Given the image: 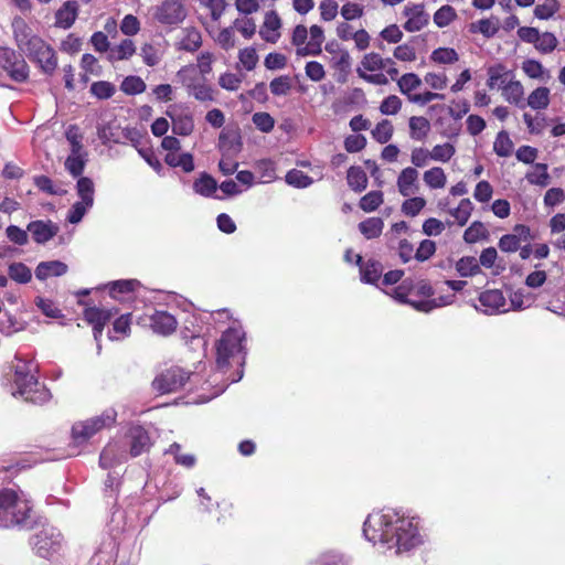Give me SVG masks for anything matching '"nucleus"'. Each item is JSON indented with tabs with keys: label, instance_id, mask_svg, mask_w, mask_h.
I'll list each match as a JSON object with an SVG mask.
<instances>
[{
	"label": "nucleus",
	"instance_id": "f257e3e1",
	"mask_svg": "<svg viewBox=\"0 0 565 565\" xmlns=\"http://www.w3.org/2000/svg\"><path fill=\"white\" fill-rule=\"evenodd\" d=\"M365 539L381 544L397 554L408 552L420 545L418 521L415 518L401 516L393 510H380L370 513L363 524Z\"/></svg>",
	"mask_w": 565,
	"mask_h": 565
},
{
	"label": "nucleus",
	"instance_id": "f03ea898",
	"mask_svg": "<svg viewBox=\"0 0 565 565\" xmlns=\"http://www.w3.org/2000/svg\"><path fill=\"white\" fill-rule=\"evenodd\" d=\"M32 505L17 491L0 490V526L3 529H29L32 525Z\"/></svg>",
	"mask_w": 565,
	"mask_h": 565
},
{
	"label": "nucleus",
	"instance_id": "7ed1b4c3",
	"mask_svg": "<svg viewBox=\"0 0 565 565\" xmlns=\"http://www.w3.org/2000/svg\"><path fill=\"white\" fill-rule=\"evenodd\" d=\"M116 420L117 412L107 408L98 416L74 423L71 429L72 444L75 447L85 445L97 433L114 426Z\"/></svg>",
	"mask_w": 565,
	"mask_h": 565
},
{
	"label": "nucleus",
	"instance_id": "20e7f679",
	"mask_svg": "<svg viewBox=\"0 0 565 565\" xmlns=\"http://www.w3.org/2000/svg\"><path fill=\"white\" fill-rule=\"evenodd\" d=\"M245 332L241 326H233L227 328L216 342V365L218 369L224 370L230 365V359L238 354L245 355ZM244 360V356H242Z\"/></svg>",
	"mask_w": 565,
	"mask_h": 565
},
{
	"label": "nucleus",
	"instance_id": "39448f33",
	"mask_svg": "<svg viewBox=\"0 0 565 565\" xmlns=\"http://www.w3.org/2000/svg\"><path fill=\"white\" fill-rule=\"evenodd\" d=\"M63 535L52 525H44L31 539L33 552L45 559H51L61 554L63 548Z\"/></svg>",
	"mask_w": 565,
	"mask_h": 565
},
{
	"label": "nucleus",
	"instance_id": "423d86ee",
	"mask_svg": "<svg viewBox=\"0 0 565 565\" xmlns=\"http://www.w3.org/2000/svg\"><path fill=\"white\" fill-rule=\"evenodd\" d=\"M35 366L32 362L19 360L14 366V385L17 393L25 401H35V394L39 392L40 383L34 374Z\"/></svg>",
	"mask_w": 565,
	"mask_h": 565
},
{
	"label": "nucleus",
	"instance_id": "0eeeda50",
	"mask_svg": "<svg viewBox=\"0 0 565 565\" xmlns=\"http://www.w3.org/2000/svg\"><path fill=\"white\" fill-rule=\"evenodd\" d=\"M0 67L15 83H24L29 79L30 67L24 57L13 49L0 47Z\"/></svg>",
	"mask_w": 565,
	"mask_h": 565
},
{
	"label": "nucleus",
	"instance_id": "6e6552de",
	"mask_svg": "<svg viewBox=\"0 0 565 565\" xmlns=\"http://www.w3.org/2000/svg\"><path fill=\"white\" fill-rule=\"evenodd\" d=\"M13 35L20 50L32 58L47 45L39 35L32 34L31 29L22 18H15L12 22Z\"/></svg>",
	"mask_w": 565,
	"mask_h": 565
},
{
	"label": "nucleus",
	"instance_id": "1a4fd4ad",
	"mask_svg": "<svg viewBox=\"0 0 565 565\" xmlns=\"http://www.w3.org/2000/svg\"><path fill=\"white\" fill-rule=\"evenodd\" d=\"M191 373L179 366H171L159 373L152 381V388L159 394H169L181 390L190 380Z\"/></svg>",
	"mask_w": 565,
	"mask_h": 565
},
{
	"label": "nucleus",
	"instance_id": "9d476101",
	"mask_svg": "<svg viewBox=\"0 0 565 565\" xmlns=\"http://www.w3.org/2000/svg\"><path fill=\"white\" fill-rule=\"evenodd\" d=\"M384 57L379 53L371 52L363 56L361 67L356 72L359 77L367 83L382 86L388 83L387 76L381 73V71H384Z\"/></svg>",
	"mask_w": 565,
	"mask_h": 565
},
{
	"label": "nucleus",
	"instance_id": "9b49d317",
	"mask_svg": "<svg viewBox=\"0 0 565 565\" xmlns=\"http://www.w3.org/2000/svg\"><path fill=\"white\" fill-rule=\"evenodd\" d=\"M178 77L196 100L213 102L215 99L213 88L205 84L204 78L202 81L198 78L192 65L182 67L178 72Z\"/></svg>",
	"mask_w": 565,
	"mask_h": 565
},
{
	"label": "nucleus",
	"instance_id": "f8f14e48",
	"mask_svg": "<svg viewBox=\"0 0 565 565\" xmlns=\"http://www.w3.org/2000/svg\"><path fill=\"white\" fill-rule=\"evenodd\" d=\"M415 289V282L413 279H404L397 287L392 290L391 296L401 303L412 306L417 311L429 312L434 308L439 307L436 300H417L411 299Z\"/></svg>",
	"mask_w": 565,
	"mask_h": 565
},
{
	"label": "nucleus",
	"instance_id": "ddd939ff",
	"mask_svg": "<svg viewBox=\"0 0 565 565\" xmlns=\"http://www.w3.org/2000/svg\"><path fill=\"white\" fill-rule=\"evenodd\" d=\"M153 18L160 24L175 25L186 18V9L179 0H164L156 7Z\"/></svg>",
	"mask_w": 565,
	"mask_h": 565
},
{
	"label": "nucleus",
	"instance_id": "4468645a",
	"mask_svg": "<svg viewBox=\"0 0 565 565\" xmlns=\"http://www.w3.org/2000/svg\"><path fill=\"white\" fill-rule=\"evenodd\" d=\"M125 438L129 450V455L132 458L149 452V450L152 447V441L149 431L141 425L130 426L126 433Z\"/></svg>",
	"mask_w": 565,
	"mask_h": 565
},
{
	"label": "nucleus",
	"instance_id": "2eb2a0df",
	"mask_svg": "<svg viewBox=\"0 0 565 565\" xmlns=\"http://www.w3.org/2000/svg\"><path fill=\"white\" fill-rule=\"evenodd\" d=\"M115 312L111 309L98 308L95 306H86L83 311L84 320L92 326L94 339L98 342L103 335V331L107 322L113 318Z\"/></svg>",
	"mask_w": 565,
	"mask_h": 565
},
{
	"label": "nucleus",
	"instance_id": "dca6fc26",
	"mask_svg": "<svg viewBox=\"0 0 565 565\" xmlns=\"http://www.w3.org/2000/svg\"><path fill=\"white\" fill-rule=\"evenodd\" d=\"M403 13L407 18L406 22L403 24V28L407 32L420 31L429 23V14L425 11L423 3L407 4Z\"/></svg>",
	"mask_w": 565,
	"mask_h": 565
},
{
	"label": "nucleus",
	"instance_id": "f3484780",
	"mask_svg": "<svg viewBox=\"0 0 565 565\" xmlns=\"http://www.w3.org/2000/svg\"><path fill=\"white\" fill-rule=\"evenodd\" d=\"M355 265L359 266L362 282L377 285L381 280L384 269L381 262L374 258L364 260L361 255H355Z\"/></svg>",
	"mask_w": 565,
	"mask_h": 565
},
{
	"label": "nucleus",
	"instance_id": "a211bd4d",
	"mask_svg": "<svg viewBox=\"0 0 565 565\" xmlns=\"http://www.w3.org/2000/svg\"><path fill=\"white\" fill-rule=\"evenodd\" d=\"M149 326L153 332L161 335L172 334L178 327L175 317L164 310H156L149 317Z\"/></svg>",
	"mask_w": 565,
	"mask_h": 565
},
{
	"label": "nucleus",
	"instance_id": "6ab92c4d",
	"mask_svg": "<svg viewBox=\"0 0 565 565\" xmlns=\"http://www.w3.org/2000/svg\"><path fill=\"white\" fill-rule=\"evenodd\" d=\"M79 6L75 0L65 1L55 12L54 25L60 29H70L78 17Z\"/></svg>",
	"mask_w": 565,
	"mask_h": 565
},
{
	"label": "nucleus",
	"instance_id": "aec40b11",
	"mask_svg": "<svg viewBox=\"0 0 565 565\" xmlns=\"http://www.w3.org/2000/svg\"><path fill=\"white\" fill-rule=\"evenodd\" d=\"M418 171L413 167L404 168L397 177L398 192L408 198L418 191Z\"/></svg>",
	"mask_w": 565,
	"mask_h": 565
},
{
	"label": "nucleus",
	"instance_id": "412c9836",
	"mask_svg": "<svg viewBox=\"0 0 565 565\" xmlns=\"http://www.w3.org/2000/svg\"><path fill=\"white\" fill-rule=\"evenodd\" d=\"M281 20L278 13L274 10L265 14L263 25L259 30V35L263 40L269 43H276L280 36L279 29Z\"/></svg>",
	"mask_w": 565,
	"mask_h": 565
},
{
	"label": "nucleus",
	"instance_id": "4be33fe9",
	"mask_svg": "<svg viewBox=\"0 0 565 565\" xmlns=\"http://www.w3.org/2000/svg\"><path fill=\"white\" fill-rule=\"evenodd\" d=\"M28 231L38 244H45L57 234L58 226L51 221H33L28 225Z\"/></svg>",
	"mask_w": 565,
	"mask_h": 565
},
{
	"label": "nucleus",
	"instance_id": "5701e85b",
	"mask_svg": "<svg viewBox=\"0 0 565 565\" xmlns=\"http://www.w3.org/2000/svg\"><path fill=\"white\" fill-rule=\"evenodd\" d=\"M175 45L179 51L196 52L202 45L201 32L194 26L182 29L180 39Z\"/></svg>",
	"mask_w": 565,
	"mask_h": 565
},
{
	"label": "nucleus",
	"instance_id": "b1692460",
	"mask_svg": "<svg viewBox=\"0 0 565 565\" xmlns=\"http://www.w3.org/2000/svg\"><path fill=\"white\" fill-rule=\"evenodd\" d=\"M310 40L306 46L297 49L298 55H319L322 52V43L324 41V33L321 26L313 24L309 29Z\"/></svg>",
	"mask_w": 565,
	"mask_h": 565
},
{
	"label": "nucleus",
	"instance_id": "393cba45",
	"mask_svg": "<svg viewBox=\"0 0 565 565\" xmlns=\"http://www.w3.org/2000/svg\"><path fill=\"white\" fill-rule=\"evenodd\" d=\"M44 74L52 75L57 68V55L54 49L47 44L39 54L31 58Z\"/></svg>",
	"mask_w": 565,
	"mask_h": 565
},
{
	"label": "nucleus",
	"instance_id": "a878e982",
	"mask_svg": "<svg viewBox=\"0 0 565 565\" xmlns=\"http://www.w3.org/2000/svg\"><path fill=\"white\" fill-rule=\"evenodd\" d=\"M480 303L486 308V312H497L504 308L505 298L501 290L490 289L480 294Z\"/></svg>",
	"mask_w": 565,
	"mask_h": 565
},
{
	"label": "nucleus",
	"instance_id": "bb28decb",
	"mask_svg": "<svg viewBox=\"0 0 565 565\" xmlns=\"http://www.w3.org/2000/svg\"><path fill=\"white\" fill-rule=\"evenodd\" d=\"M67 271V265L60 260L42 262L35 268V277L45 280L49 277H58Z\"/></svg>",
	"mask_w": 565,
	"mask_h": 565
},
{
	"label": "nucleus",
	"instance_id": "cd10ccee",
	"mask_svg": "<svg viewBox=\"0 0 565 565\" xmlns=\"http://www.w3.org/2000/svg\"><path fill=\"white\" fill-rule=\"evenodd\" d=\"M409 137L416 141H424L427 139L431 126L429 120L424 116H412L408 119Z\"/></svg>",
	"mask_w": 565,
	"mask_h": 565
},
{
	"label": "nucleus",
	"instance_id": "c85d7f7f",
	"mask_svg": "<svg viewBox=\"0 0 565 565\" xmlns=\"http://www.w3.org/2000/svg\"><path fill=\"white\" fill-rule=\"evenodd\" d=\"M136 53V45L132 40L124 39L121 42L113 47L107 55L110 63L129 60Z\"/></svg>",
	"mask_w": 565,
	"mask_h": 565
},
{
	"label": "nucleus",
	"instance_id": "c756f323",
	"mask_svg": "<svg viewBox=\"0 0 565 565\" xmlns=\"http://www.w3.org/2000/svg\"><path fill=\"white\" fill-rule=\"evenodd\" d=\"M347 181L350 189L358 193L363 192L369 183L365 171L359 166H352L348 169Z\"/></svg>",
	"mask_w": 565,
	"mask_h": 565
},
{
	"label": "nucleus",
	"instance_id": "7c9ffc66",
	"mask_svg": "<svg viewBox=\"0 0 565 565\" xmlns=\"http://www.w3.org/2000/svg\"><path fill=\"white\" fill-rule=\"evenodd\" d=\"M502 95L510 104L524 107V88L520 81H510L502 86Z\"/></svg>",
	"mask_w": 565,
	"mask_h": 565
},
{
	"label": "nucleus",
	"instance_id": "2f4dec72",
	"mask_svg": "<svg viewBox=\"0 0 565 565\" xmlns=\"http://www.w3.org/2000/svg\"><path fill=\"white\" fill-rule=\"evenodd\" d=\"M383 227L384 222L380 217H369L359 224V230L366 239L377 238L382 234Z\"/></svg>",
	"mask_w": 565,
	"mask_h": 565
},
{
	"label": "nucleus",
	"instance_id": "473e14b6",
	"mask_svg": "<svg viewBox=\"0 0 565 565\" xmlns=\"http://www.w3.org/2000/svg\"><path fill=\"white\" fill-rule=\"evenodd\" d=\"M525 179L530 184L539 185L541 188L547 186L551 181V177L547 172V164L535 163L533 171L527 172Z\"/></svg>",
	"mask_w": 565,
	"mask_h": 565
},
{
	"label": "nucleus",
	"instance_id": "72a5a7b5",
	"mask_svg": "<svg viewBox=\"0 0 565 565\" xmlns=\"http://www.w3.org/2000/svg\"><path fill=\"white\" fill-rule=\"evenodd\" d=\"M456 270L461 277H473L481 273V267L476 257L463 256L456 263Z\"/></svg>",
	"mask_w": 565,
	"mask_h": 565
},
{
	"label": "nucleus",
	"instance_id": "f704fd0d",
	"mask_svg": "<svg viewBox=\"0 0 565 565\" xmlns=\"http://www.w3.org/2000/svg\"><path fill=\"white\" fill-rule=\"evenodd\" d=\"M77 195L81 198L82 202H85L86 205L93 206L94 204V193L95 186L94 182L88 177H81L76 183Z\"/></svg>",
	"mask_w": 565,
	"mask_h": 565
},
{
	"label": "nucleus",
	"instance_id": "c9c22d12",
	"mask_svg": "<svg viewBox=\"0 0 565 565\" xmlns=\"http://www.w3.org/2000/svg\"><path fill=\"white\" fill-rule=\"evenodd\" d=\"M424 182L430 189H443L447 183V177L443 168L433 167L423 174Z\"/></svg>",
	"mask_w": 565,
	"mask_h": 565
},
{
	"label": "nucleus",
	"instance_id": "e433bc0d",
	"mask_svg": "<svg viewBox=\"0 0 565 565\" xmlns=\"http://www.w3.org/2000/svg\"><path fill=\"white\" fill-rule=\"evenodd\" d=\"M397 86L399 92L409 99L414 95L412 92L422 86V79L415 73H406L397 78Z\"/></svg>",
	"mask_w": 565,
	"mask_h": 565
},
{
	"label": "nucleus",
	"instance_id": "4c0bfd02",
	"mask_svg": "<svg viewBox=\"0 0 565 565\" xmlns=\"http://www.w3.org/2000/svg\"><path fill=\"white\" fill-rule=\"evenodd\" d=\"M217 188V183L213 177L202 173L193 183L194 191L203 196H211Z\"/></svg>",
	"mask_w": 565,
	"mask_h": 565
},
{
	"label": "nucleus",
	"instance_id": "58836bf2",
	"mask_svg": "<svg viewBox=\"0 0 565 565\" xmlns=\"http://www.w3.org/2000/svg\"><path fill=\"white\" fill-rule=\"evenodd\" d=\"M147 88L143 79L136 75H129L125 77L120 84V90L126 95H139L142 94Z\"/></svg>",
	"mask_w": 565,
	"mask_h": 565
},
{
	"label": "nucleus",
	"instance_id": "ea45409f",
	"mask_svg": "<svg viewBox=\"0 0 565 565\" xmlns=\"http://www.w3.org/2000/svg\"><path fill=\"white\" fill-rule=\"evenodd\" d=\"M527 105L532 109H545L550 105V89L537 87L527 97Z\"/></svg>",
	"mask_w": 565,
	"mask_h": 565
},
{
	"label": "nucleus",
	"instance_id": "a19ab883",
	"mask_svg": "<svg viewBox=\"0 0 565 565\" xmlns=\"http://www.w3.org/2000/svg\"><path fill=\"white\" fill-rule=\"evenodd\" d=\"M384 201L382 191H370L360 199L359 206L364 212H373L377 210Z\"/></svg>",
	"mask_w": 565,
	"mask_h": 565
},
{
	"label": "nucleus",
	"instance_id": "79ce46f5",
	"mask_svg": "<svg viewBox=\"0 0 565 565\" xmlns=\"http://www.w3.org/2000/svg\"><path fill=\"white\" fill-rule=\"evenodd\" d=\"M9 277L18 284H28L32 279L31 269L23 263H12L8 267Z\"/></svg>",
	"mask_w": 565,
	"mask_h": 565
},
{
	"label": "nucleus",
	"instance_id": "37998d69",
	"mask_svg": "<svg viewBox=\"0 0 565 565\" xmlns=\"http://www.w3.org/2000/svg\"><path fill=\"white\" fill-rule=\"evenodd\" d=\"M473 211V204L469 199H462L456 209L450 210V214L456 218L459 226H465Z\"/></svg>",
	"mask_w": 565,
	"mask_h": 565
},
{
	"label": "nucleus",
	"instance_id": "c03bdc74",
	"mask_svg": "<svg viewBox=\"0 0 565 565\" xmlns=\"http://www.w3.org/2000/svg\"><path fill=\"white\" fill-rule=\"evenodd\" d=\"M194 129V122L191 115H179L172 117V131L178 136H189Z\"/></svg>",
	"mask_w": 565,
	"mask_h": 565
},
{
	"label": "nucleus",
	"instance_id": "a18cd8bd",
	"mask_svg": "<svg viewBox=\"0 0 565 565\" xmlns=\"http://www.w3.org/2000/svg\"><path fill=\"white\" fill-rule=\"evenodd\" d=\"M493 150L499 157H509L513 151V142L505 130L498 132L493 142Z\"/></svg>",
	"mask_w": 565,
	"mask_h": 565
},
{
	"label": "nucleus",
	"instance_id": "49530a36",
	"mask_svg": "<svg viewBox=\"0 0 565 565\" xmlns=\"http://www.w3.org/2000/svg\"><path fill=\"white\" fill-rule=\"evenodd\" d=\"M489 233L486 226L480 221H475L463 233L466 243L473 244L481 239H486Z\"/></svg>",
	"mask_w": 565,
	"mask_h": 565
},
{
	"label": "nucleus",
	"instance_id": "de8ad7c7",
	"mask_svg": "<svg viewBox=\"0 0 565 565\" xmlns=\"http://www.w3.org/2000/svg\"><path fill=\"white\" fill-rule=\"evenodd\" d=\"M394 132L393 124L388 119H382L371 131L372 137L379 143H386L391 140Z\"/></svg>",
	"mask_w": 565,
	"mask_h": 565
},
{
	"label": "nucleus",
	"instance_id": "09e8293b",
	"mask_svg": "<svg viewBox=\"0 0 565 565\" xmlns=\"http://www.w3.org/2000/svg\"><path fill=\"white\" fill-rule=\"evenodd\" d=\"M429 57L437 64H454L459 60L457 51L452 47H438L431 52Z\"/></svg>",
	"mask_w": 565,
	"mask_h": 565
},
{
	"label": "nucleus",
	"instance_id": "8fccbe9b",
	"mask_svg": "<svg viewBox=\"0 0 565 565\" xmlns=\"http://www.w3.org/2000/svg\"><path fill=\"white\" fill-rule=\"evenodd\" d=\"M457 12L456 10L449 6L445 4L441 6L435 13H434V23L438 28H446L451 22H454L457 19Z\"/></svg>",
	"mask_w": 565,
	"mask_h": 565
},
{
	"label": "nucleus",
	"instance_id": "3c124183",
	"mask_svg": "<svg viewBox=\"0 0 565 565\" xmlns=\"http://www.w3.org/2000/svg\"><path fill=\"white\" fill-rule=\"evenodd\" d=\"M86 166V160L82 157L81 152L73 153L65 160V169L73 178H81Z\"/></svg>",
	"mask_w": 565,
	"mask_h": 565
},
{
	"label": "nucleus",
	"instance_id": "603ef678",
	"mask_svg": "<svg viewBox=\"0 0 565 565\" xmlns=\"http://www.w3.org/2000/svg\"><path fill=\"white\" fill-rule=\"evenodd\" d=\"M286 182L295 188L303 189L312 184L313 180L307 173L298 169H291L285 177Z\"/></svg>",
	"mask_w": 565,
	"mask_h": 565
},
{
	"label": "nucleus",
	"instance_id": "864d4df0",
	"mask_svg": "<svg viewBox=\"0 0 565 565\" xmlns=\"http://www.w3.org/2000/svg\"><path fill=\"white\" fill-rule=\"evenodd\" d=\"M115 93L116 86L108 81H98L90 85V94L98 99H109Z\"/></svg>",
	"mask_w": 565,
	"mask_h": 565
},
{
	"label": "nucleus",
	"instance_id": "5fc2aeb1",
	"mask_svg": "<svg viewBox=\"0 0 565 565\" xmlns=\"http://www.w3.org/2000/svg\"><path fill=\"white\" fill-rule=\"evenodd\" d=\"M558 0H545L534 9V15L540 20H548L559 10Z\"/></svg>",
	"mask_w": 565,
	"mask_h": 565
},
{
	"label": "nucleus",
	"instance_id": "6e6d98bb",
	"mask_svg": "<svg viewBox=\"0 0 565 565\" xmlns=\"http://www.w3.org/2000/svg\"><path fill=\"white\" fill-rule=\"evenodd\" d=\"M292 87V82L290 76L280 75L275 77L270 84L269 88L274 96H286Z\"/></svg>",
	"mask_w": 565,
	"mask_h": 565
},
{
	"label": "nucleus",
	"instance_id": "4d7b16f0",
	"mask_svg": "<svg viewBox=\"0 0 565 565\" xmlns=\"http://www.w3.org/2000/svg\"><path fill=\"white\" fill-rule=\"evenodd\" d=\"M434 161L448 162L456 153V148L452 143L445 142L436 145L430 150Z\"/></svg>",
	"mask_w": 565,
	"mask_h": 565
},
{
	"label": "nucleus",
	"instance_id": "13d9d810",
	"mask_svg": "<svg viewBox=\"0 0 565 565\" xmlns=\"http://www.w3.org/2000/svg\"><path fill=\"white\" fill-rule=\"evenodd\" d=\"M426 206V200L420 196L406 199L402 204V212L407 216H416Z\"/></svg>",
	"mask_w": 565,
	"mask_h": 565
},
{
	"label": "nucleus",
	"instance_id": "bf43d9fd",
	"mask_svg": "<svg viewBox=\"0 0 565 565\" xmlns=\"http://www.w3.org/2000/svg\"><path fill=\"white\" fill-rule=\"evenodd\" d=\"M540 40L536 41L535 49L541 53L547 54L555 50L557 46V39L551 32H544L543 34H539Z\"/></svg>",
	"mask_w": 565,
	"mask_h": 565
},
{
	"label": "nucleus",
	"instance_id": "052dcab7",
	"mask_svg": "<svg viewBox=\"0 0 565 565\" xmlns=\"http://www.w3.org/2000/svg\"><path fill=\"white\" fill-rule=\"evenodd\" d=\"M430 160H433L431 152L426 148L416 147L411 152V162L415 169L427 166Z\"/></svg>",
	"mask_w": 565,
	"mask_h": 565
},
{
	"label": "nucleus",
	"instance_id": "680f3d73",
	"mask_svg": "<svg viewBox=\"0 0 565 565\" xmlns=\"http://www.w3.org/2000/svg\"><path fill=\"white\" fill-rule=\"evenodd\" d=\"M252 120L256 128L263 132H270L275 126V119L264 111L255 113Z\"/></svg>",
	"mask_w": 565,
	"mask_h": 565
},
{
	"label": "nucleus",
	"instance_id": "e2e57ef3",
	"mask_svg": "<svg viewBox=\"0 0 565 565\" xmlns=\"http://www.w3.org/2000/svg\"><path fill=\"white\" fill-rule=\"evenodd\" d=\"M402 99L396 95H390L384 98L380 105V111L383 115H396L402 109Z\"/></svg>",
	"mask_w": 565,
	"mask_h": 565
},
{
	"label": "nucleus",
	"instance_id": "0e129e2a",
	"mask_svg": "<svg viewBox=\"0 0 565 565\" xmlns=\"http://www.w3.org/2000/svg\"><path fill=\"white\" fill-rule=\"evenodd\" d=\"M436 243L431 239H423L417 247L414 257L418 262L428 260L436 253Z\"/></svg>",
	"mask_w": 565,
	"mask_h": 565
},
{
	"label": "nucleus",
	"instance_id": "69168bd1",
	"mask_svg": "<svg viewBox=\"0 0 565 565\" xmlns=\"http://www.w3.org/2000/svg\"><path fill=\"white\" fill-rule=\"evenodd\" d=\"M35 305L46 317H50V318L62 317L61 310L56 307L55 302L51 299H46L43 297H36Z\"/></svg>",
	"mask_w": 565,
	"mask_h": 565
},
{
	"label": "nucleus",
	"instance_id": "338daca9",
	"mask_svg": "<svg viewBox=\"0 0 565 565\" xmlns=\"http://www.w3.org/2000/svg\"><path fill=\"white\" fill-rule=\"evenodd\" d=\"M332 67L345 78L351 68V56L348 51H341L339 56L332 58Z\"/></svg>",
	"mask_w": 565,
	"mask_h": 565
},
{
	"label": "nucleus",
	"instance_id": "774afa93",
	"mask_svg": "<svg viewBox=\"0 0 565 565\" xmlns=\"http://www.w3.org/2000/svg\"><path fill=\"white\" fill-rule=\"evenodd\" d=\"M238 58L247 71L254 70L258 63V55L254 47H245L241 50Z\"/></svg>",
	"mask_w": 565,
	"mask_h": 565
}]
</instances>
